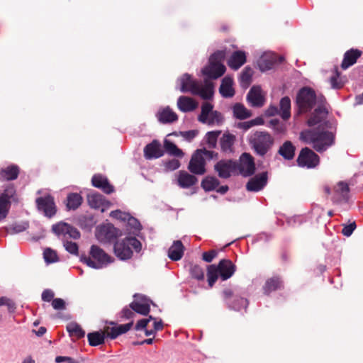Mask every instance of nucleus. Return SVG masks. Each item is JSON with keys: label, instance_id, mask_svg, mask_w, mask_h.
<instances>
[{"label": "nucleus", "instance_id": "obj_27", "mask_svg": "<svg viewBox=\"0 0 363 363\" xmlns=\"http://www.w3.org/2000/svg\"><path fill=\"white\" fill-rule=\"evenodd\" d=\"M284 288L282 279L278 276H274L266 280L262 286V290L264 294L269 296L272 292L284 289Z\"/></svg>", "mask_w": 363, "mask_h": 363}, {"label": "nucleus", "instance_id": "obj_6", "mask_svg": "<svg viewBox=\"0 0 363 363\" xmlns=\"http://www.w3.org/2000/svg\"><path fill=\"white\" fill-rule=\"evenodd\" d=\"M274 139L267 131L257 130L249 140V144L255 153L264 157L272 149Z\"/></svg>", "mask_w": 363, "mask_h": 363}, {"label": "nucleus", "instance_id": "obj_20", "mask_svg": "<svg viewBox=\"0 0 363 363\" xmlns=\"http://www.w3.org/2000/svg\"><path fill=\"white\" fill-rule=\"evenodd\" d=\"M143 152L146 160L157 159L164 155L161 143L157 140H153L151 143L146 145Z\"/></svg>", "mask_w": 363, "mask_h": 363}, {"label": "nucleus", "instance_id": "obj_1", "mask_svg": "<svg viewBox=\"0 0 363 363\" xmlns=\"http://www.w3.org/2000/svg\"><path fill=\"white\" fill-rule=\"evenodd\" d=\"M299 139L306 144H313V148L322 153L335 144V135L331 131L320 130V125H318L315 129L301 131Z\"/></svg>", "mask_w": 363, "mask_h": 363}, {"label": "nucleus", "instance_id": "obj_24", "mask_svg": "<svg viewBox=\"0 0 363 363\" xmlns=\"http://www.w3.org/2000/svg\"><path fill=\"white\" fill-rule=\"evenodd\" d=\"M91 184L93 186L101 189L106 194H111L115 191L114 186L110 184L107 177L101 174L93 175Z\"/></svg>", "mask_w": 363, "mask_h": 363}, {"label": "nucleus", "instance_id": "obj_38", "mask_svg": "<svg viewBox=\"0 0 363 363\" xmlns=\"http://www.w3.org/2000/svg\"><path fill=\"white\" fill-rule=\"evenodd\" d=\"M107 334L102 330L94 331L87 334L89 345L91 347H96L105 343Z\"/></svg>", "mask_w": 363, "mask_h": 363}, {"label": "nucleus", "instance_id": "obj_13", "mask_svg": "<svg viewBox=\"0 0 363 363\" xmlns=\"http://www.w3.org/2000/svg\"><path fill=\"white\" fill-rule=\"evenodd\" d=\"M121 235V230L116 228L112 223L101 225L98 228L96 232L98 240L104 242H115L116 239Z\"/></svg>", "mask_w": 363, "mask_h": 363}, {"label": "nucleus", "instance_id": "obj_19", "mask_svg": "<svg viewBox=\"0 0 363 363\" xmlns=\"http://www.w3.org/2000/svg\"><path fill=\"white\" fill-rule=\"evenodd\" d=\"M199 84V82L188 73L183 74L177 79V84L179 85V89L182 93L190 92L193 94Z\"/></svg>", "mask_w": 363, "mask_h": 363}, {"label": "nucleus", "instance_id": "obj_16", "mask_svg": "<svg viewBox=\"0 0 363 363\" xmlns=\"http://www.w3.org/2000/svg\"><path fill=\"white\" fill-rule=\"evenodd\" d=\"M200 152L201 150L197 149L194 152L188 165L189 172L196 175H203L206 172V161Z\"/></svg>", "mask_w": 363, "mask_h": 363}, {"label": "nucleus", "instance_id": "obj_60", "mask_svg": "<svg viewBox=\"0 0 363 363\" xmlns=\"http://www.w3.org/2000/svg\"><path fill=\"white\" fill-rule=\"evenodd\" d=\"M66 235H68L70 238L78 240L81 237L80 232L75 227L69 224V227L66 231Z\"/></svg>", "mask_w": 363, "mask_h": 363}, {"label": "nucleus", "instance_id": "obj_15", "mask_svg": "<svg viewBox=\"0 0 363 363\" xmlns=\"http://www.w3.org/2000/svg\"><path fill=\"white\" fill-rule=\"evenodd\" d=\"M18 202L19 199L15 185L11 183L4 185L3 191L0 194V204L10 211L11 203Z\"/></svg>", "mask_w": 363, "mask_h": 363}, {"label": "nucleus", "instance_id": "obj_63", "mask_svg": "<svg viewBox=\"0 0 363 363\" xmlns=\"http://www.w3.org/2000/svg\"><path fill=\"white\" fill-rule=\"evenodd\" d=\"M268 127L272 128L277 133H281L284 131V128L279 125V120L277 118L272 119L269 123Z\"/></svg>", "mask_w": 363, "mask_h": 363}, {"label": "nucleus", "instance_id": "obj_52", "mask_svg": "<svg viewBox=\"0 0 363 363\" xmlns=\"http://www.w3.org/2000/svg\"><path fill=\"white\" fill-rule=\"evenodd\" d=\"M43 257H44L45 262L47 264L55 263V262H57L59 259L56 251H55L49 247L46 248L44 250Z\"/></svg>", "mask_w": 363, "mask_h": 363}, {"label": "nucleus", "instance_id": "obj_22", "mask_svg": "<svg viewBox=\"0 0 363 363\" xmlns=\"http://www.w3.org/2000/svg\"><path fill=\"white\" fill-rule=\"evenodd\" d=\"M246 99L252 107H262L265 102L262 95V89L259 86H252L247 94Z\"/></svg>", "mask_w": 363, "mask_h": 363}, {"label": "nucleus", "instance_id": "obj_53", "mask_svg": "<svg viewBox=\"0 0 363 363\" xmlns=\"http://www.w3.org/2000/svg\"><path fill=\"white\" fill-rule=\"evenodd\" d=\"M63 245L66 251H67L69 253L74 255L80 256L79 255V246L76 242L66 240L64 241Z\"/></svg>", "mask_w": 363, "mask_h": 363}, {"label": "nucleus", "instance_id": "obj_51", "mask_svg": "<svg viewBox=\"0 0 363 363\" xmlns=\"http://www.w3.org/2000/svg\"><path fill=\"white\" fill-rule=\"evenodd\" d=\"M189 271L192 278L198 281H202L204 279V272L201 266L191 264L190 265Z\"/></svg>", "mask_w": 363, "mask_h": 363}, {"label": "nucleus", "instance_id": "obj_55", "mask_svg": "<svg viewBox=\"0 0 363 363\" xmlns=\"http://www.w3.org/2000/svg\"><path fill=\"white\" fill-rule=\"evenodd\" d=\"M29 227V224L28 222H22V223H13L11 227V234H16L19 233L21 232L25 231L26 229H28Z\"/></svg>", "mask_w": 363, "mask_h": 363}, {"label": "nucleus", "instance_id": "obj_31", "mask_svg": "<svg viewBox=\"0 0 363 363\" xmlns=\"http://www.w3.org/2000/svg\"><path fill=\"white\" fill-rule=\"evenodd\" d=\"M233 79L232 77L227 75L224 77L221 81L219 87V93L224 98H231L235 95V89H233Z\"/></svg>", "mask_w": 363, "mask_h": 363}, {"label": "nucleus", "instance_id": "obj_18", "mask_svg": "<svg viewBox=\"0 0 363 363\" xmlns=\"http://www.w3.org/2000/svg\"><path fill=\"white\" fill-rule=\"evenodd\" d=\"M87 202L91 208L100 209L102 213L111 205V203L106 199L104 196L97 192L89 194L87 195Z\"/></svg>", "mask_w": 363, "mask_h": 363}, {"label": "nucleus", "instance_id": "obj_28", "mask_svg": "<svg viewBox=\"0 0 363 363\" xmlns=\"http://www.w3.org/2000/svg\"><path fill=\"white\" fill-rule=\"evenodd\" d=\"M156 117L162 124L173 123L178 120L177 114L169 106L159 110L156 113Z\"/></svg>", "mask_w": 363, "mask_h": 363}, {"label": "nucleus", "instance_id": "obj_14", "mask_svg": "<svg viewBox=\"0 0 363 363\" xmlns=\"http://www.w3.org/2000/svg\"><path fill=\"white\" fill-rule=\"evenodd\" d=\"M350 192L348 184L344 181H340L333 188L331 201L337 205L347 203L350 201Z\"/></svg>", "mask_w": 363, "mask_h": 363}, {"label": "nucleus", "instance_id": "obj_35", "mask_svg": "<svg viewBox=\"0 0 363 363\" xmlns=\"http://www.w3.org/2000/svg\"><path fill=\"white\" fill-rule=\"evenodd\" d=\"M76 224L82 230L89 232L96 223L94 216L91 214L80 215L75 218Z\"/></svg>", "mask_w": 363, "mask_h": 363}, {"label": "nucleus", "instance_id": "obj_33", "mask_svg": "<svg viewBox=\"0 0 363 363\" xmlns=\"http://www.w3.org/2000/svg\"><path fill=\"white\" fill-rule=\"evenodd\" d=\"M20 168L16 164H10L5 168L0 169L1 181H13L18 178Z\"/></svg>", "mask_w": 363, "mask_h": 363}, {"label": "nucleus", "instance_id": "obj_64", "mask_svg": "<svg viewBox=\"0 0 363 363\" xmlns=\"http://www.w3.org/2000/svg\"><path fill=\"white\" fill-rule=\"evenodd\" d=\"M135 316L133 311L128 306L124 307L121 312V318L124 319H131Z\"/></svg>", "mask_w": 363, "mask_h": 363}, {"label": "nucleus", "instance_id": "obj_12", "mask_svg": "<svg viewBox=\"0 0 363 363\" xmlns=\"http://www.w3.org/2000/svg\"><path fill=\"white\" fill-rule=\"evenodd\" d=\"M37 209L48 218H52L57 213V208L52 196L47 194L35 199Z\"/></svg>", "mask_w": 363, "mask_h": 363}, {"label": "nucleus", "instance_id": "obj_17", "mask_svg": "<svg viewBox=\"0 0 363 363\" xmlns=\"http://www.w3.org/2000/svg\"><path fill=\"white\" fill-rule=\"evenodd\" d=\"M268 173L262 172L255 175L246 184V189L250 192H258L267 184Z\"/></svg>", "mask_w": 363, "mask_h": 363}, {"label": "nucleus", "instance_id": "obj_39", "mask_svg": "<svg viewBox=\"0 0 363 363\" xmlns=\"http://www.w3.org/2000/svg\"><path fill=\"white\" fill-rule=\"evenodd\" d=\"M133 325V321H130L126 324L117 325L110 329L109 333L107 334L108 338L111 340L116 339L119 335L126 333Z\"/></svg>", "mask_w": 363, "mask_h": 363}, {"label": "nucleus", "instance_id": "obj_48", "mask_svg": "<svg viewBox=\"0 0 363 363\" xmlns=\"http://www.w3.org/2000/svg\"><path fill=\"white\" fill-rule=\"evenodd\" d=\"M253 73L254 72L250 67L247 66L244 68L240 77V86L242 88L246 89L250 86L252 82Z\"/></svg>", "mask_w": 363, "mask_h": 363}, {"label": "nucleus", "instance_id": "obj_30", "mask_svg": "<svg viewBox=\"0 0 363 363\" xmlns=\"http://www.w3.org/2000/svg\"><path fill=\"white\" fill-rule=\"evenodd\" d=\"M143 226L138 219L130 216L126 221L125 234L126 236L140 237Z\"/></svg>", "mask_w": 363, "mask_h": 363}, {"label": "nucleus", "instance_id": "obj_10", "mask_svg": "<svg viewBox=\"0 0 363 363\" xmlns=\"http://www.w3.org/2000/svg\"><path fill=\"white\" fill-rule=\"evenodd\" d=\"M133 297L135 300L129 304V307L138 314L147 315L150 311V305L156 306V304L145 295L135 294Z\"/></svg>", "mask_w": 363, "mask_h": 363}, {"label": "nucleus", "instance_id": "obj_23", "mask_svg": "<svg viewBox=\"0 0 363 363\" xmlns=\"http://www.w3.org/2000/svg\"><path fill=\"white\" fill-rule=\"evenodd\" d=\"M277 60V54L273 52L264 53L257 60V65L259 69L262 72H264L273 68L276 65Z\"/></svg>", "mask_w": 363, "mask_h": 363}, {"label": "nucleus", "instance_id": "obj_56", "mask_svg": "<svg viewBox=\"0 0 363 363\" xmlns=\"http://www.w3.org/2000/svg\"><path fill=\"white\" fill-rule=\"evenodd\" d=\"M179 134L187 142H191L199 134L198 130H190L187 131H180Z\"/></svg>", "mask_w": 363, "mask_h": 363}, {"label": "nucleus", "instance_id": "obj_8", "mask_svg": "<svg viewBox=\"0 0 363 363\" xmlns=\"http://www.w3.org/2000/svg\"><path fill=\"white\" fill-rule=\"evenodd\" d=\"M222 295L225 304L230 310L240 311L242 308L246 309L248 306L249 301L247 298L235 295L230 289H225Z\"/></svg>", "mask_w": 363, "mask_h": 363}, {"label": "nucleus", "instance_id": "obj_34", "mask_svg": "<svg viewBox=\"0 0 363 363\" xmlns=\"http://www.w3.org/2000/svg\"><path fill=\"white\" fill-rule=\"evenodd\" d=\"M246 62V54L244 51L237 50L233 52L228 61V65L233 69L237 70Z\"/></svg>", "mask_w": 363, "mask_h": 363}, {"label": "nucleus", "instance_id": "obj_9", "mask_svg": "<svg viewBox=\"0 0 363 363\" xmlns=\"http://www.w3.org/2000/svg\"><path fill=\"white\" fill-rule=\"evenodd\" d=\"M296 162L300 167L313 169L319 164L320 157L311 149L306 147L300 151Z\"/></svg>", "mask_w": 363, "mask_h": 363}, {"label": "nucleus", "instance_id": "obj_11", "mask_svg": "<svg viewBox=\"0 0 363 363\" xmlns=\"http://www.w3.org/2000/svg\"><path fill=\"white\" fill-rule=\"evenodd\" d=\"M237 160L233 159L220 160L215 165L214 169L222 179H228L231 175L238 174Z\"/></svg>", "mask_w": 363, "mask_h": 363}, {"label": "nucleus", "instance_id": "obj_46", "mask_svg": "<svg viewBox=\"0 0 363 363\" xmlns=\"http://www.w3.org/2000/svg\"><path fill=\"white\" fill-rule=\"evenodd\" d=\"M220 185V181L214 176L205 177L201 183V188L206 191L209 192L216 190Z\"/></svg>", "mask_w": 363, "mask_h": 363}, {"label": "nucleus", "instance_id": "obj_41", "mask_svg": "<svg viewBox=\"0 0 363 363\" xmlns=\"http://www.w3.org/2000/svg\"><path fill=\"white\" fill-rule=\"evenodd\" d=\"M233 117L239 120H245L252 116V111L248 110L242 104L235 103L233 107Z\"/></svg>", "mask_w": 363, "mask_h": 363}, {"label": "nucleus", "instance_id": "obj_5", "mask_svg": "<svg viewBox=\"0 0 363 363\" xmlns=\"http://www.w3.org/2000/svg\"><path fill=\"white\" fill-rule=\"evenodd\" d=\"M133 250L137 253L142 250V243L135 236H125L123 239L114 242L113 252L121 261L131 259Z\"/></svg>", "mask_w": 363, "mask_h": 363}, {"label": "nucleus", "instance_id": "obj_2", "mask_svg": "<svg viewBox=\"0 0 363 363\" xmlns=\"http://www.w3.org/2000/svg\"><path fill=\"white\" fill-rule=\"evenodd\" d=\"M236 265L228 259H222L217 265L211 264L207 267V279L210 287H212L218 278L225 281L233 276L236 272Z\"/></svg>", "mask_w": 363, "mask_h": 363}, {"label": "nucleus", "instance_id": "obj_26", "mask_svg": "<svg viewBox=\"0 0 363 363\" xmlns=\"http://www.w3.org/2000/svg\"><path fill=\"white\" fill-rule=\"evenodd\" d=\"M328 114V111L325 107L323 106H318L307 120V125L309 127H313L318 124H320L327 117Z\"/></svg>", "mask_w": 363, "mask_h": 363}, {"label": "nucleus", "instance_id": "obj_36", "mask_svg": "<svg viewBox=\"0 0 363 363\" xmlns=\"http://www.w3.org/2000/svg\"><path fill=\"white\" fill-rule=\"evenodd\" d=\"M179 186L182 189H188L198 182L196 176L186 172V171H180L177 179Z\"/></svg>", "mask_w": 363, "mask_h": 363}, {"label": "nucleus", "instance_id": "obj_45", "mask_svg": "<svg viewBox=\"0 0 363 363\" xmlns=\"http://www.w3.org/2000/svg\"><path fill=\"white\" fill-rule=\"evenodd\" d=\"M235 140V136L231 133H224L220 139V146L223 152H232V147Z\"/></svg>", "mask_w": 363, "mask_h": 363}, {"label": "nucleus", "instance_id": "obj_3", "mask_svg": "<svg viewBox=\"0 0 363 363\" xmlns=\"http://www.w3.org/2000/svg\"><path fill=\"white\" fill-rule=\"evenodd\" d=\"M317 94L315 90L308 86L299 89L295 99V116L310 113L317 104Z\"/></svg>", "mask_w": 363, "mask_h": 363}, {"label": "nucleus", "instance_id": "obj_47", "mask_svg": "<svg viewBox=\"0 0 363 363\" xmlns=\"http://www.w3.org/2000/svg\"><path fill=\"white\" fill-rule=\"evenodd\" d=\"M66 328L70 337L81 339L85 336V331L82 329L81 325L76 322L69 323L67 324Z\"/></svg>", "mask_w": 363, "mask_h": 363}, {"label": "nucleus", "instance_id": "obj_62", "mask_svg": "<svg viewBox=\"0 0 363 363\" xmlns=\"http://www.w3.org/2000/svg\"><path fill=\"white\" fill-rule=\"evenodd\" d=\"M52 306L55 310L65 309V301L61 298H55L52 301Z\"/></svg>", "mask_w": 363, "mask_h": 363}, {"label": "nucleus", "instance_id": "obj_7", "mask_svg": "<svg viewBox=\"0 0 363 363\" xmlns=\"http://www.w3.org/2000/svg\"><path fill=\"white\" fill-rule=\"evenodd\" d=\"M238 174L243 177L254 175L256 171L255 158L250 153L243 152L237 160Z\"/></svg>", "mask_w": 363, "mask_h": 363}, {"label": "nucleus", "instance_id": "obj_58", "mask_svg": "<svg viewBox=\"0 0 363 363\" xmlns=\"http://www.w3.org/2000/svg\"><path fill=\"white\" fill-rule=\"evenodd\" d=\"M357 225L354 221L350 223V224L343 225V228L342 229V233L343 235L346 237H350L354 230L356 229Z\"/></svg>", "mask_w": 363, "mask_h": 363}, {"label": "nucleus", "instance_id": "obj_44", "mask_svg": "<svg viewBox=\"0 0 363 363\" xmlns=\"http://www.w3.org/2000/svg\"><path fill=\"white\" fill-rule=\"evenodd\" d=\"M163 147L164 152H167L169 155L182 157L184 155L183 151L179 148L174 143L168 139L164 140Z\"/></svg>", "mask_w": 363, "mask_h": 363}, {"label": "nucleus", "instance_id": "obj_4", "mask_svg": "<svg viewBox=\"0 0 363 363\" xmlns=\"http://www.w3.org/2000/svg\"><path fill=\"white\" fill-rule=\"evenodd\" d=\"M89 255L91 257H87L84 253L81 254L79 261L94 269L105 268L115 261L113 257L96 245L91 246Z\"/></svg>", "mask_w": 363, "mask_h": 363}, {"label": "nucleus", "instance_id": "obj_32", "mask_svg": "<svg viewBox=\"0 0 363 363\" xmlns=\"http://www.w3.org/2000/svg\"><path fill=\"white\" fill-rule=\"evenodd\" d=\"M177 107L183 113L191 112L198 107V103L189 96H181L177 99Z\"/></svg>", "mask_w": 363, "mask_h": 363}, {"label": "nucleus", "instance_id": "obj_49", "mask_svg": "<svg viewBox=\"0 0 363 363\" xmlns=\"http://www.w3.org/2000/svg\"><path fill=\"white\" fill-rule=\"evenodd\" d=\"M226 52L225 50H218L212 53L209 58L208 62L210 64H223L225 58Z\"/></svg>", "mask_w": 363, "mask_h": 363}, {"label": "nucleus", "instance_id": "obj_42", "mask_svg": "<svg viewBox=\"0 0 363 363\" xmlns=\"http://www.w3.org/2000/svg\"><path fill=\"white\" fill-rule=\"evenodd\" d=\"M291 99L289 96H286L281 99L279 101V115L281 118L286 121L291 117Z\"/></svg>", "mask_w": 363, "mask_h": 363}, {"label": "nucleus", "instance_id": "obj_21", "mask_svg": "<svg viewBox=\"0 0 363 363\" xmlns=\"http://www.w3.org/2000/svg\"><path fill=\"white\" fill-rule=\"evenodd\" d=\"M226 67L223 64H208L202 68L201 73L208 80L217 79L224 74Z\"/></svg>", "mask_w": 363, "mask_h": 363}, {"label": "nucleus", "instance_id": "obj_25", "mask_svg": "<svg viewBox=\"0 0 363 363\" xmlns=\"http://www.w3.org/2000/svg\"><path fill=\"white\" fill-rule=\"evenodd\" d=\"M214 94V84L207 79H204V86H202L199 83L193 95L199 96L202 99L211 100Z\"/></svg>", "mask_w": 363, "mask_h": 363}, {"label": "nucleus", "instance_id": "obj_40", "mask_svg": "<svg viewBox=\"0 0 363 363\" xmlns=\"http://www.w3.org/2000/svg\"><path fill=\"white\" fill-rule=\"evenodd\" d=\"M295 151L296 147L293 143L289 140H286L280 146L278 154L284 160H291L294 157Z\"/></svg>", "mask_w": 363, "mask_h": 363}, {"label": "nucleus", "instance_id": "obj_54", "mask_svg": "<svg viewBox=\"0 0 363 363\" xmlns=\"http://www.w3.org/2000/svg\"><path fill=\"white\" fill-rule=\"evenodd\" d=\"M223 122V116L222 113L218 111H213L212 114L210 115V118L208 121V124L211 125H213L214 123H216L218 125H220Z\"/></svg>", "mask_w": 363, "mask_h": 363}, {"label": "nucleus", "instance_id": "obj_59", "mask_svg": "<svg viewBox=\"0 0 363 363\" xmlns=\"http://www.w3.org/2000/svg\"><path fill=\"white\" fill-rule=\"evenodd\" d=\"M221 130H212L208 131L206 134V143L217 142L218 138L220 135Z\"/></svg>", "mask_w": 363, "mask_h": 363}, {"label": "nucleus", "instance_id": "obj_29", "mask_svg": "<svg viewBox=\"0 0 363 363\" xmlns=\"http://www.w3.org/2000/svg\"><path fill=\"white\" fill-rule=\"evenodd\" d=\"M362 55V51L358 49L351 48L344 54L343 60L341 63V68L347 69L356 63Z\"/></svg>", "mask_w": 363, "mask_h": 363}, {"label": "nucleus", "instance_id": "obj_61", "mask_svg": "<svg viewBox=\"0 0 363 363\" xmlns=\"http://www.w3.org/2000/svg\"><path fill=\"white\" fill-rule=\"evenodd\" d=\"M217 255L218 252L216 250H211L207 252H203L202 254V259L206 262H211Z\"/></svg>", "mask_w": 363, "mask_h": 363}, {"label": "nucleus", "instance_id": "obj_43", "mask_svg": "<svg viewBox=\"0 0 363 363\" xmlns=\"http://www.w3.org/2000/svg\"><path fill=\"white\" fill-rule=\"evenodd\" d=\"M83 198L78 193H69L67 196L66 207L67 210H76L82 203Z\"/></svg>", "mask_w": 363, "mask_h": 363}, {"label": "nucleus", "instance_id": "obj_37", "mask_svg": "<svg viewBox=\"0 0 363 363\" xmlns=\"http://www.w3.org/2000/svg\"><path fill=\"white\" fill-rule=\"evenodd\" d=\"M184 247L181 240L174 241L168 250V257L172 261H179L184 255Z\"/></svg>", "mask_w": 363, "mask_h": 363}, {"label": "nucleus", "instance_id": "obj_50", "mask_svg": "<svg viewBox=\"0 0 363 363\" xmlns=\"http://www.w3.org/2000/svg\"><path fill=\"white\" fill-rule=\"evenodd\" d=\"M68 227H69V223L64 222V221H60V222L52 225V231L57 237H60L61 235L65 236V235H66V231H67Z\"/></svg>", "mask_w": 363, "mask_h": 363}, {"label": "nucleus", "instance_id": "obj_57", "mask_svg": "<svg viewBox=\"0 0 363 363\" xmlns=\"http://www.w3.org/2000/svg\"><path fill=\"white\" fill-rule=\"evenodd\" d=\"M180 162L177 159H172L164 162V167L167 171H174L179 168Z\"/></svg>", "mask_w": 363, "mask_h": 363}]
</instances>
